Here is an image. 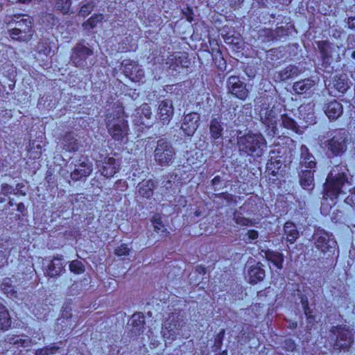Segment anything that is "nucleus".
<instances>
[{"label":"nucleus","instance_id":"obj_58","mask_svg":"<svg viewBox=\"0 0 355 355\" xmlns=\"http://www.w3.org/2000/svg\"><path fill=\"white\" fill-rule=\"evenodd\" d=\"M285 348L286 350L293 352L296 349V345L293 340L287 339L285 340Z\"/></svg>","mask_w":355,"mask_h":355},{"label":"nucleus","instance_id":"obj_48","mask_svg":"<svg viewBox=\"0 0 355 355\" xmlns=\"http://www.w3.org/2000/svg\"><path fill=\"white\" fill-rule=\"evenodd\" d=\"M234 220L237 225L241 226H252L254 225V222L251 219L244 217L241 214L235 216Z\"/></svg>","mask_w":355,"mask_h":355},{"label":"nucleus","instance_id":"obj_3","mask_svg":"<svg viewBox=\"0 0 355 355\" xmlns=\"http://www.w3.org/2000/svg\"><path fill=\"white\" fill-rule=\"evenodd\" d=\"M266 141L261 133L249 131L238 139L240 152L254 157H261L266 148Z\"/></svg>","mask_w":355,"mask_h":355},{"label":"nucleus","instance_id":"obj_52","mask_svg":"<svg viewBox=\"0 0 355 355\" xmlns=\"http://www.w3.org/2000/svg\"><path fill=\"white\" fill-rule=\"evenodd\" d=\"M9 343L24 347L28 345V340L27 339L19 338L18 336H13L12 338H9Z\"/></svg>","mask_w":355,"mask_h":355},{"label":"nucleus","instance_id":"obj_23","mask_svg":"<svg viewBox=\"0 0 355 355\" xmlns=\"http://www.w3.org/2000/svg\"><path fill=\"white\" fill-rule=\"evenodd\" d=\"M261 120L266 126V132L268 136L275 137L279 134L277 116L272 110H267Z\"/></svg>","mask_w":355,"mask_h":355},{"label":"nucleus","instance_id":"obj_2","mask_svg":"<svg viewBox=\"0 0 355 355\" xmlns=\"http://www.w3.org/2000/svg\"><path fill=\"white\" fill-rule=\"evenodd\" d=\"M14 24V27L8 30L10 38L19 42H28L31 40L34 31L32 18L26 14L17 13L11 17L8 25Z\"/></svg>","mask_w":355,"mask_h":355},{"label":"nucleus","instance_id":"obj_38","mask_svg":"<svg viewBox=\"0 0 355 355\" xmlns=\"http://www.w3.org/2000/svg\"><path fill=\"white\" fill-rule=\"evenodd\" d=\"M300 73L299 68L295 65H288L279 72V76L281 80L286 81L297 76Z\"/></svg>","mask_w":355,"mask_h":355},{"label":"nucleus","instance_id":"obj_5","mask_svg":"<svg viewBox=\"0 0 355 355\" xmlns=\"http://www.w3.org/2000/svg\"><path fill=\"white\" fill-rule=\"evenodd\" d=\"M331 137L324 142V148L333 156L342 155L347 148L348 133L345 128L331 130Z\"/></svg>","mask_w":355,"mask_h":355},{"label":"nucleus","instance_id":"obj_24","mask_svg":"<svg viewBox=\"0 0 355 355\" xmlns=\"http://www.w3.org/2000/svg\"><path fill=\"white\" fill-rule=\"evenodd\" d=\"M130 322V334L132 337H137L143 334L146 320L145 316L142 313H135L131 317Z\"/></svg>","mask_w":355,"mask_h":355},{"label":"nucleus","instance_id":"obj_20","mask_svg":"<svg viewBox=\"0 0 355 355\" xmlns=\"http://www.w3.org/2000/svg\"><path fill=\"white\" fill-rule=\"evenodd\" d=\"M157 114L163 125L168 124L174 114V108L171 101L168 99L162 101L158 105Z\"/></svg>","mask_w":355,"mask_h":355},{"label":"nucleus","instance_id":"obj_60","mask_svg":"<svg viewBox=\"0 0 355 355\" xmlns=\"http://www.w3.org/2000/svg\"><path fill=\"white\" fill-rule=\"evenodd\" d=\"M263 32L265 37L267 38L268 41H272L275 38L272 29L265 28L263 29Z\"/></svg>","mask_w":355,"mask_h":355},{"label":"nucleus","instance_id":"obj_10","mask_svg":"<svg viewBox=\"0 0 355 355\" xmlns=\"http://www.w3.org/2000/svg\"><path fill=\"white\" fill-rule=\"evenodd\" d=\"M94 54L91 47L85 46L83 42H78L71 49L70 60L76 67L84 69L87 67V59Z\"/></svg>","mask_w":355,"mask_h":355},{"label":"nucleus","instance_id":"obj_35","mask_svg":"<svg viewBox=\"0 0 355 355\" xmlns=\"http://www.w3.org/2000/svg\"><path fill=\"white\" fill-rule=\"evenodd\" d=\"M314 172L315 168H307L302 171L300 174V182L303 189H310L313 188Z\"/></svg>","mask_w":355,"mask_h":355},{"label":"nucleus","instance_id":"obj_44","mask_svg":"<svg viewBox=\"0 0 355 355\" xmlns=\"http://www.w3.org/2000/svg\"><path fill=\"white\" fill-rule=\"evenodd\" d=\"M2 291L4 294L6 295L7 297L10 298L16 297L17 295V292L14 286H12L10 283L7 282H3L2 283Z\"/></svg>","mask_w":355,"mask_h":355},{"label":"nucleus","instance_id":"obj_47","mask_svg":"<svg viewBox=\"0 0 355 355\" xmlns=\"http://www.w3.org/2000/svg\"><path fill=\"white\" fill-rule=\"evenodd\" d=\"M28 150L34 159H39L42 155V146L37 144L36 147H35V141L30 143V148Z\"/></svg>","mask_w":355,"mask_h":355},{"label":"nucleus","instance_id":"obj_49","mask_svg":"<svg viewBox=\"0 0 355 355\" xmlns=\"http://www.w3.org/2000/svg\"><path fill=\"white\" fill-rule=\"evenodd\" d=\"M130 252V248L126 243H121L114 250V254L117 257L128 256Z\"/></svg>","mask_w":355,"mask_h":355},{"label":"nucleus","instance_id":"obj_64","mask_svg":"<svg viewBox=\"0 0 355 355\" xmlns=\"http://www.w3.org/2000/svg\"><path fill=\"white\" fill-rule=\"evenodd\" d=\"M347 28L355 30V17H349L347 20Z\"/></svg>","mask_w":355,"mask_h":355},{"label":"nucleus","instance_id":"obj_21","mask_svg":"<svg viewBox=\"0 0 355 355\" xmlns=\"http://www.w3.org/2000/svg\"><path fill=\"white\" fill-rule=\"evenodd\" d=\"M63 150L70 153L78 152L83 147L81 141L73 132H67L61 139Z\"/></svg>","mask_w":355,"mask_h":355},{"label":"nucleus","instance_id":"obj_18","mask_svg":"<svg viewBox=\"0 0 355 355\" xmlns=\"http://www.w3.org/2000/svg\"><path fill=\"white\" fill-rule=\"evenodd\" d=\"M200 114L196 112L187 114L181 125V129L187 136H192L199 126Z\"/></svg>","mask_w":355,"mask_h":355},{"label":"nucleus","instance_id":"obj_29","mask_svg":"<svg viewBox=\"0 0 355 355\" xmlns=\"http://www.w3.org/2000/svg\"><path fill=\"white\" fill-rule=\"evenodd\" d=\"M248 275L249 277V282L252 284L261 282L266 276L263 265L260 262H257L250 266L248 270Z\"/></svg>","mask_w":355,"mask_h":355},{"label":"nucleus","instance_id":"obj_59","mask_svg":"<svg viewBox=\"0 0 355 355\" xmlns=\"http://www.w3.org/2000/svg\"><path fill=\"white\" fill-rule=\"evenodd\" d=\"M247 235L250 242H251L258 239L259 232L256 230H250L248 231Z\"/></svg>","mask_w":355,"mask_h":355},{"label":"nucleus","instance_id":"obj_61","mask_svg":"<svg viewBox=\"0 0 355 355\" xmlns=\"http://www.w3.org/2000/svg\"><path fill=\"white\" fill-rule=\"evenodd\" d=\"M300 302L302 304L303 311L308 310V309L311 308L309 306L308 297L306 295H302L301 297Z\"/></svg>","mask_w":355,"mask_h":355},{"label":"nucleus","instance_id":"obj_12","mask_svg":"<svg viewBox=\"0 0 355 355\" xmlns=\"http://www.w3.org/2000/svg\"><path fill=\"white\" fill-rule=\"evenodd\" d=\"M182 320L180 315L171 313L164 320L162 327V334L164 339L173 341L177 338L178 331L182 327Z\"/></svg>","mask_w":355,"mask_h":355},{"label":"nucleus","instance_id":"obj_25","mask_svg":"<svg viewBox=\"0 0 355 355\" xmlns=\"http://www.w3.org/2000/svg\"><path fill=\"white\" fill-rule=\"evenodd\" d=\"M323 109L330 121L338 119L343 114V105L335 99L325 103Z\"/></svg>","mask_w":355,"mask_h":355},{"label":"nucleus","instance_id":"obj_54","mask_svg":"<svg viewBox=\"0 0 355 355\" xmlns=\"http://www.w3.org/2000/svg\"><path fill=\"white\" fill-rule=\"evenodd\" d=\"M1 193L5 196H8L12 193L14 194V188L7 183H2L1 184Z\"/></svg>","mask_w":355,"mask_h":355},{"label":"nucleus","instance_id":"obj_42","mask_svg":"<svg viewBox=\"0 0 355 355\" xmlns=\"http://www.w3.org/2000/svg\"><path fill=\"white\" fill-rule=\"evenodd\" d=\"M72 0H56L55 3V9L59 11L63 15H69L72 13L71 8Z\"/></svg>","mask_w":355,"mask_h":355},{"label":"nucleus","instance_id":"obj_62","mask_svg":"<svg viewBox=\"0 0 355 355\" xmlns=\"http://www.w3.org/2000/svg\"><path fill=\"white\" fill-rule=\"evenodd\" d=\"M17 211L21 214L22 216H26L27 214L26 208L23 202L17 204Z\"/></svg>","mask_w":355,"mask_h":355},{"label":"nucleus","instance_id":"obj_16","mask_svg":"<svg viewBox=\"0 0 355 355\" xmlns=\"http://www.w3.org/2000/svg\"><path fill=\"white\" fill-rule=\"evenodd\" d=\"M97 167L101 175L109 179L117 173L120 170V162L114 157L106 156L98 161Z\"/></svg>","mask_w":355,"mask_h":355},{"label":"nucleus","instance_id":"obj_4","mask_svg":"<svg viewBox=\"0 0 355 355\" xmlns=\"http://www.w3.org/2000/svg\"><path fill=\"white\" fill-rule=\"evenodd\" d=\"M315 248L322 254L327 255V259L338 258L339 248L334 235L324 229H317L313 234Z\"/></svg>","mask_w":355,"mask_h":355},{"label":"nucleus","instance_id":"obj_8","mask_svg":"<svg viewBox=\"0 0 355 355\" xmlns=\"http://www.w3.org/2000/svg\"><path fill=\"white\" fill-rule=\"evenodd\" d=\"M175 152L170 141L159 139L154 150V159L161 166H170L174 160Z\"/></svg>","mask_w":355,"mask_h":355},{"label":"nucleus","instance_id":"obj_33","mask_svg":"<svg viewBox=\"0 0 355 355\" xmlns=\"http://www.w3.org/2000/svg\"><path fill=\"white\" fill-rule=\"evenodd\" d=\"M150 221L153 224L154 231L159 235L162 239L167 238L170 235V232L167 230L165 225L162 221V218L159 214H155L150 218Z\"/></svg>","mask_w":355,"mask_h":355},{"label":"nucleus","instance_id":"obj_6","mask_svg":"<svg viewBox=\"0 0 355 355\" xmlns=\"http://www.w3.org/2000/svg\"><path fill=\"white\" fill-rule=\"evenodd\" d=\"M330 338L334 341V348L340 352H349L354 343V336L351 330L341 324L331 327Z\"/></svg>","mask_w":355,"mask_h":355},{"label":"nucleus","instance_id":"obj_7","mask_svg":"<svg viewBox=\"0 0 355 355\" xmlns=\"http://www.w3.org/2000/svg\"><path fill=\"white\" fill-rule=\"evenodd\" d=\"M347 182V175L345 171L338 173L335 177H332V173L329 174L323 186L324 198L331 200L337 199L342 192L343 186Z\"/></svg>","mask_w":355,"mask_h":355},{"label":"nucleus","instance_id":"obj_41","mask_svg":"<svg viewBox=\"0 0 355 355\" xmlns=\"http://www.w3.org/2000/svg\"><path fill=\"white\" fill-rule=\"evenodd\" d=\"M104 19V15L101 13H95L83 23L85 31H89L95 28L98 23Z\"/></svg>","mask_w":355,"mask_h":355},{"label":"nucleus","instance_id":"obj_55","mask_svg":"<svg viewBox=\"0 0 355 355\" xmlns=\"http://www.w3.org/2000/svg\"><path fill=\"white\" fill-rule=\"evenodd\" d=\"M55 349H57V348L55 347H42V348H40V349H38L36 350L35 355H51V354L53 353V351H55Z\"/></svg>","mask_w":355,"mask_h":355},{"label":"nucleus","instance_id":"obj_56","mask_svg":"<svg viewBox=\"0 0 355 355\" xmlns=\"http://www.w3.org/2000/svg\"><path fill=\"white\" fill-rule=\"evenodd\" d=\"M182 14L188 22L191 23L193 21V10L191 7L187 6L186 10L182 11Z\"/></svg>","mask_w":355,"mask_h":355},{"label":"nucleus","instance_id":"obj_19","mask_svg":"<svg viewBox=\"0 0 355 355\" xmlns=\"http://www.w3.org/2000/svg\"><path fill=\"white\" fill-rule=\"evenodd\" d=\"M64 260L62 255L54 256L46 268L44 275L49 277H58L65 269Z\"/></svg>","mask_w":355,"mask_h":355},{"label":"nucleus","instance_id":"obj_13","mask_svg":"<svg viewBox=\"0 0 355 355\" xmlns=\"http://www.w3.org/2000/svg\"><path fill=\"white\" fill-rule=\"evenodd\" d=\"M121 67L124 75L135 83L142 81L145 73L137 61L125 59L121 62Z\"/></svg>","mask_w":355,"mask_h":355},{"label":"nucleus","instance_id":"obj_1","mask_svg":"<svg viewBox=\"0 0 355 355\" xmlns=\"http://www.w3.org/2000/svg\"><path fill=\"white\" fill-rule=\"evenodd\" d=\"M116 113L112 121L107 124V131L116 144L123 145L128 140L130 130L128 114H125L124 107L121 103L116 104Z\"/></svg>","mask_w":355,"mask_h":355},{"label":"nucleus","instance_id":"obj_63","mask_svg":"<svg viewBox=\"0 0 355 355\" xmlns=\"http://www.w3.org/2000/svg\"><path fill=\"white\" fill-rule=\"evenodd\" d=\"M195 270L200 275H205L207 271V268L203 265H197L195 268Z\"/></svg>","mask_w":355,"mask_h":355},{"label":"nucleus","instance_id":"obj_34","mask_svg":"<svg viewBox=\"0 0 355 355\" xmlns=\"http://www.w3.org/2000/svg\"><path fill=\"white\" fill-rule=\"evenodd\" d=\"M284 234L286 236L287 242L293 244L299 237V232L296 225L291 221H286L284 225Z\"/></svg>","mask_w":355,"mask_h":355},{"label":"nucleus","instance_id":"obj_45","mask_svg":"<svg viewBox=\"0 0 355 355\" xmlns=\"http://www.w3.org/2000/svg\"><path fill=\"white\" fill-rule=\"evenodd\" d=\"M225 334V329H221L219 332L216 335L214 341V351L215 352H218L221 349L223 345V341Z\"/></svg>","mask_w":355,"mask_h":355},{"label":"nucleus","instance_id":"obj_22","mask_svg":"<svg viewBox=\"0 0 355 355\" xmlns=\"http://www.w3.org/2000/svg\"><path fill=\"white\" fill-rule=\"evenodd\" d=\"M314 108L315 104L313 102L303 103L298 107L299 118L305 122L306 126L314 125L317 122Z\"/></svg>","mask_w":355,"mask_h":355},{"label":"nucleus","instance_id":"obj_14","mask_svg":"<svg viewBox=\"0 0 355 355\" xmlns=\"http://www.w3.org/2000/svg\"><path fill=\"white\" fill-rule=\"evenodd\" d=\"M153 112L148 103H144L135 109L133 114V122L135 125L140 126L142 129L149 128L153 125Z\"/></svg>","mask_w":355,"mask_h":355},{"label":"nucleus","instance_id":"obj_31","mask_svg":"<svg viewBox=\"0 0 355 355\" xmlns=\"http://www.w3.org/2000/svg\"><path fill=\"white\" fill-rule=\"evenodd\" d=\"M156 188L155 182L153 180H143L137 185L139 195L146 199H150L154 195V191Z\"/></svg>","mask_w":355,"mask_h":355},{"label":"nucleus","instance_id":"obj_39","mask_svg":"<svg viewBox=\"0 0 355 355\" xmlns=\"http://www.w3.org/2000/svg\"><path fill=\"white\" fill-rule=\"evenodd\" d=\"M282 126L289 130L297 134H301V130L297 122L287 114H283L281 116Z\"/></svg>","mask_w":355,"mask_h":355},{"label":"nucleus","instance_id":"obj_46","mask_svg":"<svg viewBox=\"0 0 355 355\" xmlns=\"http://www.w3.org/2000/svg\"><path fill=\"white\" fill-rule=\"evenodd\" d=\"M69 269L72 272L76 275H80L85 272L83 264L78 260L72 261L70 263Z\"/></svg>","mask_w":355,"mask_h":355},{"label":"nucleus","instance_id":"obj_32","mask_svg":"<svg viewBox=\"0 0 355 355\" xmlns=\"http://www.w3.org/2000/svg\"><path fill=\"white\" fill-rule=\"evenodd\" d=\"M300 164L306 168L314 169L316 162L314 156L310 153L306 145L300 146Z\"/></svg>","mask_w":355,"mask_h":355},{"label":"nucleus","instance_id":"obj_11","mask_svg":"<svg viewBox=\"0 0 355 355\" xmlns=\"http://www.w3.org/2000/svg\"><path fill=\"white\" fill-rule=\"evenodd\" d=\"M182 320L180 315L171 313L164 320L162 327V334L164 339L173 341L177 338L178 331L182 327Z\"/></svg>","mask_w":355,"mask_h":355},{"label":"nucleus","instance_id":"obj_27","mask_svg":"<svg viewBox=\"0 0 355 355\" xmlns=\"http://www.w3.org/2000/svg\"><path fill=\"white\" fill-rule=\"evenodd\" d=\"M264 253V258L273 268L281 270L283 268L284 257L282 252L274 251L270 249L262 250Z\"/></svg>","mask_w":355,"mask_h":355},{"label":"nucleus","instance_id":"obj_53","mask_svg":"<svg viewBox=\"0 0 355 355\" xmlns=\"http://www.w3.org/2000/svg\"><path fill=\"white\" fill-rule=\"evenodd\" d=\"M26 185L23 182H19L16 184L14 189V195L17 196H26V191L25 189Z\"/></svg>","mask_w":355,"mask_h":355},{"label":"nucleus","instance_id":"obj_37","mask_svg":"<svg viewBox=\"0 0 355 355\" xmlns=\"http://www.w3.org/2000/svg\"><path fill=\"white\" fill-rule=\"evenodd\" d=\"M12 325V318L8 309L0 303V330L8 331Z\"/></svg>","mask_w":355,"mask_h":355},{"label":"nucleus","instance_id":"obj_51","mask_svg":"<svg viewBox=\"0 0 355 355\" xmlns=\"http://www.w3.org/2000/svg\"><path fill=\"white\" fill-rule=\"evenodd\" d=\"M92 10L93 6L89 3H86L80 7L78 15L80 17H86L92 12Z\"/></svg>","mask_w":355,"mask_h":355},{"label":"nucleus","instance_id":"obj_26","mask_svg":"<svg viewBox=\"0 0 355 355\" xmlns=\"http://www.w3.org/2000/svg\"><path fill=\"white\" fill-rule=\"evenodd\" d=\"M317 46L321 56L322 64L327 67L330 64L332 58L334 44L329 40H321L317 42Z\"/></svg>","mask_w":355,"mask_h":355},{"label":"nucleus","instance_id":"obj_40","mask_svg":"<svg viewBox=\"0 0 355 355\" xmlns=\"http://www.w3.org/2000/svg\"><path fill=\"white\" fill-rule=\"evenodd\" d=\"M223 131L221 122L218 119H211L209 126L211 137L215 140L219 139L223 135Z\"/></svg>","mask_w":355,"mask_h":355},{"label":"nucleus","instance_id":"obj_15","mask_svg":"<svg viewBox=\"0 0 355 355\" xmlns=\"http://www.w3.org/2000/svg\"><path fill=\"white\" fill-rule=\"evenodd\" d=\"M226 85L228 92L234 97L242 101L248 98L249 91L246 84L241 80L239 76H230L227 80Z\"/></svg>","mask_w":355,"mask_h":355},{"label":"nucleus","instance_id":"obj_50","mask_svg":"<svg viewBox=\"0 0 355 355\" xmlns=\"http://www.w3.org/2000/svg\"><path fill=\"white\" fill-rule=\"evenodd\" d=\"M218 51L220 53L219 58H214L213 60L215 62V64H216L217 68L220 71H224L226 70L227 62H226V60L223 57L221 51L220 50H218Z\"/></svg>","mask_w":355,"mask_h":355},{"label":"nucleus","instance_id":"obj_17","mask_svg":"<svg viewBox=\"0 0 355 355\" xmlns=\"http://www.w3.org/2000/svg\"><path fill=\"white\" fill-rule=\"evenodd\" d=\"M93 171V164L88 157L81 156L76 161L74 170L71 173V178L75 181L89 176Z\"/></svg>","mask_w":355,"mask_h":355},{"label":"nucleus","instance_id":"obj_43","mask_svg":"<svg viewBox=\"0 0 355 355\" xmlns=\"http://www.w3.org/2000/svg\"><path fill=\"white\" fill-rule=\"evenodd\" d=\"M304 315L306 317L308 330L315 329L317 328V315L314 313L312 309H308V310L304 311Z\"/></svg>","mask_w":355,"mask_h":355},{"label":"nucleus","instance_id":"obj_9","mask_svg":"<svg viewBox=\"0 0 355 355\" xmlns=\"http://www.w3.org/2000/svg\"><path fill=\"white\" fill-rule=\"evenodd\" d=\"M166 65L168 71L179 73L181 70L187 69L191 66V59L186 52H173L170 53L166 60Z\"/></svg>","mask_w":355,"mask_h":355},{"label":"nucleus","instance_id":"obj_36","mask_svg":"<svg viewBox=\"0 0 355 355\" xmlns=\"http://www.w3.org/2000/svg\"><path fill=\"white\" fill-rule=\"evenodd\" d=\"M331 83V88L340 94H345L349 88L347 79L343 75H335Z\"/></svg>","mask_w":355,"mask_h":355},{"label":"nucleus","instance_id":"obj_28","mask_svg":"<svg viewBox=\"0 0 355 355\" xmlns=\"http://www.w3.org/2000/svg\"><path fill=\"white\" fill-rule=\"evenodd\" d=\"M315 83L310 78H306L293 83L292 89L295 94H309L313 91Z\"/></svg>","mask_w":355,"mask_h":355},{"label":"nucleus","instance_id":"obj_57","mask_svg":"<svg viewBox=\"0 0 355 355\" xmlns=\"http://www.w3.org/2000/svg\"><path fill=\"white\" fill-rule=\"evenodd\" d=\"M345 202L352 207H355V186L351 190V193L349 195Z\"/></svg>","mask_w":355,"mask_h":355},{"label":"nucleus","instance_id":"obj_30","mask_svg":"<svg viewBox=\"0 0 355 355\" xmlns=\"http://www.w3.org/2000/svg\"><path fill=\"white\" fill-rule=\"evenodd\" d=\"M278 155L273 156L272 154H275V150H271L270 152V157L268 159L266 163V171L269 175L277 176L279 173V171L282 166V162L281 160L282 156L279 155L280 153L278 152Z\"/></svg>","mask_w":355,"mask_h":355}]
</instances>
